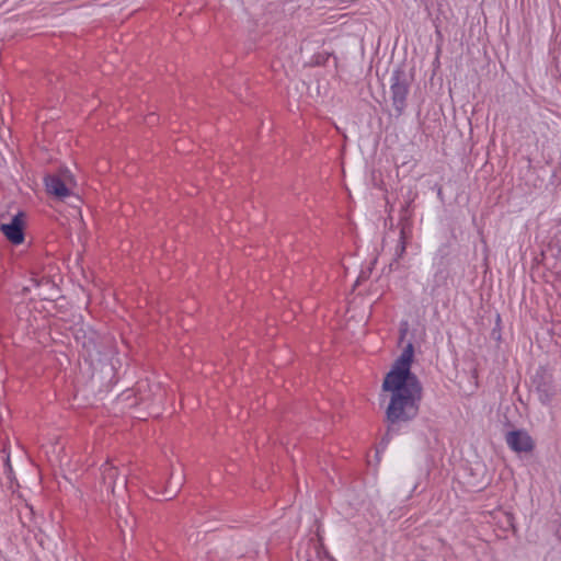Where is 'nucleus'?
Returning a JSON list of instances; mask_svg holds the SVG:
<instances>
[{
	"mask_svg": "<svg viewBox=\"0 0 561 561\" xmlns=\"http://www.w3.org/2000/svg\"><path fill=\"white\" fill-rule=\"evenodd\" d=\"M410 82L402 68H396L390 78V94L397 116H401L407 107Z\"/></svg>",
	"mask_w": 561,
	"mask_h": 561,
	"instance_id": "obj_2",
	"label": "nucleus"
},
{
	"mask_svg": "<svg viewBox=\"0 0 561 561\" xmlns=\"http://www.w3.org/2000/svg\"><path fill=\"white\" fill-rule=\"evenodd\" d=\"M413 357L414 346L409 342L385 376L382 390L390 392V399L386 409L387 432L380 442L382 449L399 433L401 424L413 421L420 412L423 387L411 371Z\"/></svg>",
	"mask_w": 561,
	"mask_h": 561,
	"instance_id": "obj_1",
	"label": "nucleus"
},
{
	"mask_svg": "<svg viewBox=\"0 0 561 561\" xmlns=\"http://www.w3.org/2000/svg\"><path fill=\"white\" fill-rule=\"evenodd\" d=\"M311 549L314 553V558H312L311 553H309L306 561H324V559L328 561H336L332 556H330L329 551L321 542L313 543Z\"/></svg>",
	"mask_w": 561,
	"mask_h": 561,
	"instance_id": "obj_8",
	"label": "nucleus"
},
{
	"mask_svg": "<svg viewBox=\"0 0 561 561\" xmlns=\"http://www.w3.org/2000/svg\"><path fill=\"white\" fill-rule=\"evenodd\" d=\"M533 385L539 402L542 405H549L557 393L552 374L547 368L540 366L533 377Z\"/></svg>",
	"mask_w": 561,
	"mask_h": 561,
	"instance_id": "obj_3",
	"label": "nucleus"
},
{
	"mask_svg": "<svg viewBox=\"0 0 561 561\" xmlns=\"http://www.w3.org/2000/svg\"><path fill=\"white\" fill-rule=\"evenodd\" d=\"M407 238H408L407 227L403 226L400 229L399 242H398V245L396 248V260H399V259H401L404 255L405 250H407Z\"/></svg>",
	"mask_w": 561,
	"mask_h": 561,
	"instance_id": "obj_9",
	"label": "nucleus"
},
{
	"mask_svg": "<svg viewBox=\"0 0 561 561\" xmlns=\"http://www.w3.org/2000/svg\"><path fill=\"white\" fill-rule=\"evenodd\" d=\"M505 442L515 453H531L535 449V442L525 430H513L506 433Z\"/></svg>",
	"mask_w": 561,
	"mask_h": 561,
	"instance_id": "obj_6",
	"label": "nucleus"
},
{
	"mask_svg": "<svg viewBox=\"0 0 561 561\" xmlns=\"http://www.w3.org/2000/svg\"><path fill=\"white\" fill-rule=\"evenodd\" d=\"M31 283L34 287H41L42 285H50L51 282L49 278L43 276V277H32Z\"/></svg>",
	"mask_w": 561,
	"mask_h": 561,
	"instance_id": "obj_10",
	"label": "nucleus"
},
{
	"mask_svg": "<svg viewBox=\"0 0 561 561\" xmlns=\"http://www.w3.org/2000/svg\"><path fill=\"white\" fill-rule=\"evenodd\" d=\"M4 467H5L9 471H12V467H11L10 456H9V455H8V456H7V458H5Z\"/></svg>",
	"mask_w": 561,
	"mask_h": 561,
	"instance_id": "obj_11",
	"label": "nucleus"
},
{
	"mask_svg": "<svg viewBox=\"0 0 561 561\" xmlns=\"http://www.w3.org/2000/svg\"><path fill=\"white\" fill-rule=\"evenodd\" d=\"M101 473L104 484L107 486V489L114 492L116 480L118 478V469L110 462H105L101 467Z\"/></svg>",
	"mask_w": 561,
	"mask_h": 561,
	"instance_id": "obj_7",
	"label": "nucleus"
},
{
	"mask_svg": "<svg viewBox=\"0 0 561 561\" xmlns=\"http://www.w3.org/2000/svg\"><path fill=\"white\" fill-rule=\"evenodd\" d=\"M71 181V174L68 170L60 171L57 174H47L44 178L46 192L59 201H65L71 195L68 182Z\"/></svg>",
	"mask_w": 561,
	"mask_h": 561,
	"instance_id": "obj_4",
	"label": "nucleus"
},
{
	"mask_svg": "<svg viewBox=\"0 0 561 561\" xmlns=\"http://www.w3.org/2000/svg\"><path fill=\"white\" fill-rule=\"evenodd\" d=\"M26 214L18 211L8 224L0 225V231L13 245H20L25 240Z\"/></svg>",
	"mask_w": 561,
	"mask_h": 561,
	"instance_id": "obj_5",
	"label": "nucleus"
}]
</instances>
